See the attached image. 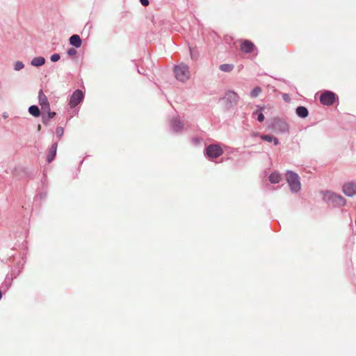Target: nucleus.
<instances>
[{
    "instance_id": "obj_25",
    "label": "nucleus",
    "mask_w": 356,
    "mask_h": 356,
    "mask_svg": "<svg viewBox=\"0 0 356 356\" xmlns=\"http://www.w3.org/2000/svg\"><path fill=\"white\" fill-rule=\"evenodd\" d=\"M67 54L70 55V56H74L76 54V49H74V48H70L69 49V50L67 51Z\"/></svg>"
},
{
    "instance_id": "obj_7",
    "label": "nucleus",
    "mask_w": 356,
    "mask_h": 356,
    "mask_svg": "<svg viewBox=\"0 0 356 356\" xmlns=\"http://www.w3.org/2000/svg\"><path fill=\"white\" fill-rule=\"evenodd\" d=\"M223 99L229 103L231 106L235 105L237 104L239 99V96L238 94L234 91H228L225 93Z\"/></svg>"
},
{
    "instance_id": "obj_5",
    "label": "nucleus",
    "mask_w": 356,
    "mask_h": 356,
    "mask_svg": "<svg viewBox=\"0 0 356 356\" xmlns=\"http://www.w3.org/2000/svg\"><path fill=\"white\" fill-rule=\"evenodd\" d=\"M83 99V93L80 90H75L70 97V106L71 108L76 106Z\"/></svg>"
},
{
    "instance_id": "obj_21",
    "label": "nucleus",
    "mask_w": 356,
    "mask_h": 356,
    "mask_svg": "<svg viewBox=\"0 0 356 356\" xmlns=\"http://www.w3.org/2000/svg\"><path fill=\"white\" fill-rule=\"evenodd\" d=\"M24 65L21 61H17L15 63L14 69L16 71H19L24 68Z\"/></svg>"
},
{
    "instance_id": "obj_24",
    "label": "nucleus",
    "mask_w": 356,
    "mask_h": 356,
    "mask_svg": "<svg viewBox=\"0 0 356 356\" xmlns=\"http://www.w3.org/2000/svg\"><path fill=\"white\" fill-rule=\"evenodd\" d=\"M64 130L62 127H58L56 129V134L58 137H61L63 135Z\"/></svg>"
},
{
    "instance_id": "obj_6",
    "label": "nucleus",
    "mask_w": 356,
    "mask_h": 356,
    "mask_svg": "<svg viewBox=\"0 0 356 356\" xmlns=\"http://www.w3.org/2000/svg\"><path fill=\"white\" fill-rule=\"evenodd\" d=\"M241 50L244 53H252L256 49L255 45L248 40H241Z\"/></svg>"
},
{
    "instance_id": "obj_4",
    "label": "nucleus",
    "mask_w": 356,
    "mask_h": 356,
    "mask_svg": "<svg viewBox=\"0 0 356 356\" xmlns=\"http://www.w3.org/2000/svg\"><path fill=\"white\" fill-rule=\"evenodd\" d=\"M336 99L335 94L330 91H326L321 94L320 97V102L323 105H332Z\"/></svg>"
},
{
    "instance_id": "obj_10",
    "label": "nucleus",
    "mask_w": 356,
    "mask_h": 356,
    "mask_svg": "<svg viewBox=\"0 0 356 356\" xmlns=\"http://www.w3.org/2000/svg\"><path fill=\"white\" fill-rule=\"evenodd\" d=\"M70 43L76 48L81 46L82 41L79 35H73L70 38Z\"/></svg>"
},
{
    "instance_id": "obj_30",
    "label": "nucleus",
    "mask_w": 356,
    "mask_h": 356,
    "mask_svg": "<svg viewBox=\"0 0 356 356\" xmlns=\"http://www.w3.org/2000/svg\"><path fill=\"white\" fill-rule=\"evenodd\" d=\"M284 99H287V95H284Z\"/></svg>"
},
{
    "instance_id": "obj_12",
    "label": "nucleus",
    "mask_w": 356,
    "mask_h": 356,
    "mask_svg": "<svg viewBox=\"0 0 356 356\" xmlns=\"http://www.w3.org/2000/svg\"><path fill=\"white\" fill-rule=\"evenodd\" d=\"M56 149H57L56 144H54L49 149V153L47 154V160L49 163H50L54 159V157L56 154Z\"/></svg>"
},
{
    "instance_id": "obj_22",
    "label": "nucleus",
    "mask_w": 356,
    "mask_h": 356,
    "mask_svg": "<svg viewBox=\"0 0 356 356\" xmlns=\"http://www.w3.org/2000/svg\"><path fill=\"white\" fill-rule=\"evenodd\" d=\"M261 138L265 140V141H267V142H272L273 141V136H269V135H263L261 136Z\"/></svg>"
},
{
    "instance_id": "obj_20",
    "label": "nucleus",
    "mask_w": 356,
    "mask_h": 356,
    "mask_svg": "<svg viewBox=\"0 0 356 356\" xmlns=\"http://www.w3.org/2000/svg\"><path fill=\"white\" fill-rule=\"evenodd\" d=\"M261 92V88L260 87H256L250 92V96L252 97H257Z\"/></svg>"
},
{
    "instance_id": "obj_32",
    "label": "nucleus",
    "mask_w": 356,
    "mask_h": 356,
    "mask_svg": "<svg viewBox=\"0 0 356 356\" xmlns=\"http://www.w3.org/2000/svg\"><path fill=\"white\" fill-rule=\"evenodd\" d=\"M2 297V293H1V291H0V299Z\"/></svg>"
},
{
    "instance_id": "obj_3",
    "label": "nucleus",
    "mask_w": 356,
    "mask_h": 356,
    "mask_svg": "<svg viewBox=\"0 0 356 356\" xmlns=\"http://www.w3.org/2000/svg\"><path fill=\"white\" fill-rule=\"evenodd\" d=\"M206 153L209 157L216 159L222 155L223 151L218 145H210L207 147Z\"/></svg>"
},
{
    "instance_id": "obj_19",
    "label": "nucleus",
    "mask_w": 356,
    "mask_h": 356,
    "mask_svg": "<svg viewBox=\"0 0 356 356\" xmlns=\"http://www.w3.org/2000/svg\"><path fill=\"white\" fill-rule=\"evenodd\" d=\"M182 124L179 120H175L172 122V127L173 129L176 131L180 130L182 128Z\"/></svg>"
},
{
    "instance_id": "obj_14",
    "label": "nucleus",
    "mask_w": 356,
    "mask_h": 356,
    "mask_svg": "<svg viewBox=\"0 0 356 356\" xmlns=\"http://www.w3.org/2000/svg\"><path fill=\"white\" fill-rule=\"evenodd\" d=\"M269 180L273 184L279 183L281 180V176L278 173H272L269 177Z\"/></svg>"
},
{
    "instance_id": "obj_17",
    "label": "nucleus",
    "mask_w": 356,
    "mask_h": 356,
    "mask_svg": "<svg viewBox=\"0 0 356 356\" xmlns=\"http://www.w3.org/2000/svg\"><path fill=\"white\" fill-rule=\"evenodd\" d=\"M264 108V107H261L259 109H257L253 112V115H257V120L260 122H263L265 119L264 115L261 113Z\"/></svg>"
},
{
    "instance_id": "obj_28",
    "label": "nucleus",
    "mask_w": 356,
    "mask_h": 356,
    "mask_svg": "<svg viewBox=\"0 0 356 356\" xmlns=\"http://www.w3.org/2000/svg\"><path fill=\"white\" fill-rule=\"evenodd\" d=\"M273 141L274 142V144H275V145H278V143H279V140H278V139H277V138H273Z\"/></svg>"
},
{
    "instance_id": "obj_27",
    "label": "nucleus",
    "mask_w": 356,
    "mask_h": 356,
    "mask_svg": "<svg viewBox=\"0 0 356 356\" xmlns=\"http://www.w3.org/2000/svg\"><path fill=\"white\" fill-rule=\"evenodd\" d=\"M141 4L143 6H147L149 5V1L148 0H140Z\"/></svg>"
},
{
    "instance_id": "obj_2",
    "label": "nucleus",
    "mask_w": 356,
    "mask_h": 356,
    "mask_svg": "<svg viewBox=\"0 0 356 356\" xmlns=\"http://www.w3.org/2000/svg\"><path fill=\"white\" fill-rule=\"evenodd\" d=\"M176 79L181 82L187 81L190 77L188 66L185 64H181L175 67Z\"/></svg>"
},
{
    "instance_id": "obj_18",
    "label": "nucleus",
    "mask_w": 356,
    "mask_h": 356,
    "mask_svg": "<svg viewBox=\"0 0 356 356\" xmlns=\"http://www.w3.org/2000/svg\"><path fill=\"white\" fill-rule=\"evenodd\" d=\"M332 197L334 201H337L339 205H344L346 203V200L341 195L334 194L332 195Z\"/></svg>"
},
{
    "instance_id": "obj_16",
    "label": "nucleus",
    "mask_w": 356,
    "mask_h": 356,
    "mask_svg": "<svg viewBox=\"0 0 356 356\" xmlns=\"http://www.w3.org/2000/svg\"><path fill=\"white\" fill-rule=\"evenodd\" d=\"M220 70L222 72H229L234 69V65L232 64H222L219 67Z\"/></svg>"
},
{
    "instance_id": "obj_29",
    "label": "nucleus",
    "mask_w": 356,
    "mask_h": 356,
    "mask_svg": "<svg viewBox=\"0 0 356 356\" xmlns=\"http://www.w3.org/2000/svg\"><path fill=\"white\" fill-rule=\"evenodd\" d=\"M284 99H287V95H284Z\"/></svg>"
},
{
    "instance_id": "obj_23",
    "label": "nucleus",
    "mask_w": 356,
    "mask_h": 356,
    "mask_svg": "<svg viewBox=\"0 0 356 356\" xmlns=\"http://www.w3.org/2000/svg\"><path fill=\"white\" fill-rule=\"evenodd\" d=\"M60 59V55L58 54H54L51 56V60L52 62H56Z\"/></svg>"
},
{
    "instance_id": "obj_11",
    "label": "nucleus",
    "mask_w": 356,
    "mask_h": 356,
    "mask_svg": "<svg viewBox=\"0 0 356 356\" xmlns=\"http://www.w3.org/2000/svg\"><path fill=\"white\" fill-rule=\"evenodd\" d=\"M296 114L302 118L307 117L309 112L306 107L300 106L296 108Z\"/></svg>"
},
{
    "instance_id": "obj_31",
    "label": "nucleus",
    "mask_w": 356,
    "mask_h": 356,
    "mask_svg": "<svg viewBox=\"0 0 356 356\" xmlns=\"http://www.w3.org/2000/svg\"><path fill=\"white\" fill-rule=\"evenodd\" d=\"M40 129H41V126L39 124L38 127V129L40 130Z\"/></svg>"
},
{
    "instance_id": "obj_1",
    "label": "nucleus",
    "mask_w": 356,
    "mask_h": 356,
    "mask_svg": "<svg viewBox=\"0 0 356 356\" xmlns=\"http://www.w3.org/2000/svg\"><path fill=\"white\" fill-rule=\"evenodd\" d=\"M286 176L291 190L293 192L299 191L301 188L299 176L291 171H288Z\"/></svg>"
},
{
    "instance_id": "obj_9",
    "label": "nucleus",
    "mask_w": 356,
    "mask_h": 356,
    "mask_svg": "<svg viewBox=\"0 0 356 356\" xmlns=\"http://www.w3.org/2000/svg\"><path fill=\"white\" fill-rule=\"evenodd\" d=\"M38 102L40 105L42 107V109L44 111H49L50 109L49 104L47 99V97L44 94L42 90H40L38 92Z\"/></svg>"
},
{
    "instance_id": "obj_13",
    "label": "nucleus",
    "mask_w": 356,
    "mask_h": 356,
    "mask_svg": "<svg viewBox=\"0 0 356 356\" xmlns=\"http://www.w3.org/2000/svg\"><path fill=\"white\" fill-rule=\"evenodd\" d=\"M44 63H45V59H44V58H43L42 56L35 57L31 60V65L33 66H35V67L42 66V65L44 64Z\"/></svg>"
},
{
    "instance_id": "obj_26",
    "label": "nucleus",
    "mask_w": 356,
    "mask_h": 356,
    "mask_svg": "<svg viewBox=\"0 0 356 356\" xmlns=\"http://www.w3.org/2000/svg\"><path fill=\"white\" fill-rule=\"evenodd\" d=\"M46 111L47 112L48 119L49 120L53 118L56 115V113L55 112H51L50 109L49 111Z\"/></svg>"
},
{
    "instance_id": "obj_8",
    "label": "nucleus",
    "mask_w": 356,
    "mask_h": 356,
    "mask_svg": "<svg viewBox=\"0 0 356 356\" xmlns=\"http://www.w3.org/2000/svg\"><path fill=\"white\" fill-rule=\"evenodd\" d=\"M343 192L347 196L356 195V183L347 182L343 186Z\"/></svg>"
},
{
    "instance_id": "obj_15",
    "label": "nucleus",
    "mask_w": 356,
    "mask_h": 356,
    "mask_svg": "<svg viewBox=\"0 0 356 356\" xmlns=\"http://www.w3.org/2000/svg\"><path fill=\"white\" fill-rule=\"evenodd\" d=\"M29 112L34 117H38L40 114V110L37 106H31L29 108Z\"/></svg>"
}]
</instances>
